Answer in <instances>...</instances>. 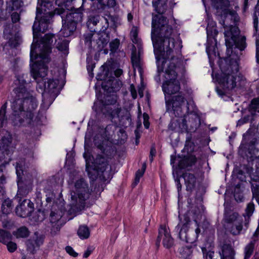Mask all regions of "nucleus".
<instances>
[{"mask_svg":"<svg viewBox=\"0 0 259 259\" xmlns=\"http://www.w3.org/2000/svg\"><path fill=\"white\" fill-rule=\"evenodd\" d=\"M53 34L48 33L44 35L39 44L40 53L39 55L34 54L33 45L30 51V60L36 61L32 65L31 74L36 81V89L40 93L42 97V103L38 111V116L43 117V114L52 104L55 98L62 89L58 80L49 79L46 84V77L47 75L48 67L47 63L50 62L49 54L51 52V45L53 41Z\"/></svg>","mask_w":259,"mask_h":259,"instance_id":"nucleus-1","label":"nucleus"},{"mask_svg":"<svg viewBox=\"0 0 259 259\" xmlns=\"http://www.w3.org/2000/svg\"><path fill=\"white\" fill-rule=\"evenodd\" d=\"M162 14L152 13L151 39L154 48L157 66V75L155 80L160 81V74L164 71L166 65L164 62L170 60L174 52L180 53L182 47V41H176L172 27L168 24L167 18Z\"/></svg>","mask_w":259,"mask_h":259,"instance_id":"nucleus-2","label":"nucleus"},{"mask_svg":"<svg viewBox=\"0 0 259 259\" xmlns=\"http://www.w3.org/2000/svg\"><path fill=\"white\" fill-rule=\"evenodd\" d=\"M238 28L232 27L225 33L227 57L224 59L226 65H220L222 72L218 81L224 90L229 91L237 87L241 77L238 75L241 52L246 47V37L239 36Z\"/></svg>","mask_w":259,"mask_h":259,"instance_id":"nucleus-3","label":"nucleus"},{"mask_svg":"<svg viewBox=\"0 0 259 259\" xmlns=\"http://www.w3.org/2000/svg\"><path fill=\"white\" fill-rule=\"evenodd\" d=\"M25 76L26 75L23 74L17 76L15 81L17 87L14 89L16 97L11 105L13 122L15 125L18 126H26L31 123L34 111L38 106L35 97L26 90Z\"/></svg>","mask_w":259,"mask_h":259,"instance_id":"nucleus-4","label":"nucleus"},{"mask_svg":"<svg viewBox=\"0 0 259 259\" xmlns=\"http://www.w3.org/2000/svg\"><path fill=\"white\" fill-rule=\"evenodd\" d=\"M166 65L164 77L167 80L162 84V91L165 94L172 95L180 90V83L177 79L178 73L183 74L185 68L183 63L179 56H172L170 60L164 62Z\"/></svg>","mask_w":259,"mask_h":259,"instance_id":"nucleus-5","label":"nucleus"},{"mask_svg":"<svg viewBox=\"0 0 259 259\" xmlns=\"http://www.w3.org/2000/svg\"><path fill=\"white\" fill-rule=\"evenodd\" d=\"M74 186V191L71 193L72 202L69 205L70 208L68 210V214L73 216L68 218V221L75 215L77 211L84 204L85 200L89 198L90 195L88 184L83 179L76 181Z\"/></svg>","mask_w":259,"mask_h":259,"instance_id":"nucleus-6","label":"nucleus"},{"mask_svg":"<svg viewBox=\"0 0 259 259\" xmlns=\"http://www.w3.org/2000/svg\"><path fill=\"white\" fill-rule=\"evenodd\" d=\"M257 143V134L254 128H249L243 134V140L240 147V151L244 153L248 162H252L255 159L259 161V149L255 147Z\"/></svg>","mask_w":259,"mask_h":259,"instance_id":"nucleus-7","label":"nucleus"},{"mask_svg":"<svg viewBox=\"0 0 259 259\" xmlns=\"http://www.w3.org/2000/svg\"><path fill=\"white\" fill-rule=\"evenodd\" d=\"M180 222L175 228V231L179 233V237L183 242L193 243L196 241L198 235L200 233L197 222L195 221L194 225L196 228L194 230H191L189 234L188 231L190 225L192 224L190 218L187 215H184L183 217L179 216Z\"/></svg>","mask_w":259,"mask_h":259,"instance_id":"nucleus-8","label":"nucleus"},{"mask_svg":"<svg viewBox=\"0 0 259 259\" xmlns=\"http://www.w3.org/2000/svg\"><path fill=\"white\" fill-rule=\"evenodd\" d=\"M165 100L166 111H172L176 116L180 117L189 113V103L183 95L174 96L170 100H167L165 96Z\"/></svg>","mask_w":259,"mask_h":259,"instance_id":"nucleus-9","label":"nucleus"},{"mask_svg":"<svg viewBox=\"0 0 259 259\" xmlns=\"http://www.w3.org/2000/svg\"><path fill=\"white\" fill-rule=\"evenodd\" d=\"M212 6L218 11H221L224 13L225 20L223 22L225 31H229L232 27H235L233 25H231L229 27H227L228 24V20H230L234 24L239 20L238 15L234 10H230L228 8L230 6V2L229 0H212ZM236 27H237L236 26ZM225 32H224L225 33Z\"/></svg>","mask_w":259,"mask_h":259,"instance_id":"nucleus-10","label":"nucleus"},{"mask_svg":"<svg viewBox=\"0 0 259 259\" xmlns=\"http://www.w3.org/2000/svg\"><path fill=\"white\" fill-rule=\"evenodd\" d=\"M65 207L57 203H54L51 209L49 215L50 222L48 227L50 228L51 233L55 235L60 230L64 224L61 219L64 214Z\"/></svg>","mask_w":259,"mask_h":259,"instance_id":"nucleus-11","label":"nucleus"},{"mask_svg":"<svg viewBox=\"0 0 259 259\" xmlns=\"http://www.w3.org/2000/svg\"><path fill=\"white\" fill-rule=\"evenodd\" d=\"M101 111L103 114L111 119L118 118L120 124L123 126H127L131 123L130 113L127 110L121 112V108L112 104L104 105Z\"/></svg>","mask_w":259,"mask_h":259,"instance_id":"nucleus-12","label":"nucleus"},{"mask_svg":"<svg viewBox=\"0 0 259 259\" xmlns=\"http://www.w3.org/2000/svg\"><path fill=\"white\" fill-rule=\"evenodd\" d=\"M83 13L80 8L75 9L71 7L70 10H66V37L73 34L76 29V24L82 20Z\"/></svg>","mask_w":259,"mask_h":259,"instance_id":"nucleus-13","label":"nucleus"},{"mask_svg":"<svg viewBox=\"0 0 259 259\" xmlns=\"http://www.w3.org/2000/svg\"><path fill=\"white\" fill-rule=\"evenodd\" d=\"M208 25L206 27L207 41L206 51L209 57L211 55H215L217 49V40L215 37L218 35V31L215 28V23L210 21L208 19Z\"/></svg>","mask_w":259,"mask_h":259,"instance_id":"nucleus-14","label":"nucleus"},{"mask_svg":"<svg viewBox=\"0 0 259 259\" xmlns=\"http://www.w3.org/2000/svg\"><path fill=\"white\" fill-rule=\"evenodd\" d=\"M55 3L56 4L58 5V7L56 8L54 12L50 11L46 12L39 21L40 30H41V26L44 24L47 25V24H49L51 18L56 14L61 16L62 21V26H63L65 24V23L64 22V17L63 16L64 12V7L65 6V0H56Z\"/></svg>","mask_w":259,"mask_h":259,"instance_id":"nucleus-15","label":"nucleus"},{"mask_svg":"<svg viewBox=\"0 0 259 259\" xmlns=\"http://www.w3.org/2000/svg\"><path fill=\"white\" fill-rule=\"evenodd\" d=\"M44 239V235L38 232H35L34 236L26 242L27 251L31 254H34L43 244Z\"/></svg>","mask_w":259,"mask_h":259,"instance_id":"nucleus-16","label":"nucleus"},{"mask_svg":"<svg viewBox=\"0 0 259 259\" xmlns=\"http://www.w3.org/2000/svg\"><path fill=\"white\" fill-rule=\"evenodd\" d=\"M34 211V204L29 199H24L15 209L16 214L21 218H26Z\"/></svg>","mask_w":259,"mask_h":259,"instance_id":"nucleus-17","label":"nucleus"},{"mask_svg":"<svg viewBox=\"0 0 259 259\" xmlns=\"http://www.w3.org/2000/svg\"><path fill=\"white\" fill-rule=\"evenodd\" d=\"M12 142V137L9 133L6 132L3 136L0 135V154L4 157L11 153Z\"/></svg>","mask_w":259,"mask_h":259,"instance_id":"nucleus-18","label":"nucleus"},{"mask_svg":"<svg viewBox=\"0 0 259 259\" xmlns=\"http://www.w3.org/2000/svg\"><path fill=\"white\" fill-rule=\"evenodd\" d=\"M162 238L163 239V245L165 247L169 248L173 245V239L167 231L166 227L163 226H161L159 229V234L156 242V245L157 247L159 246L160 240Z\"/></svg>","mask_w":259,"mask_h":259,"instance_id":"nucleus-19","label":"nucleus"},{"mask_svg":"<svg viewBox=\"0 0 259 259\" xmlns=\"http://www.w3.org/2000/svg\"><path fill=\"white\" fill-rule=\"evenodd\" d=\"M122 83L119 79L113 77L109 78L107 81L102 83L103 89L108 93H113L118 91L122 87Z\"/></svg>","mask_w":259,"mask_h":259,"instance_id":"nucleus-20","label":"nucleus"},{"mask_svg":"<svg viewBox=\"0 0 259 259\" xmlns=\"http://www.w3.org/2000/svg\"><path fill=\"white\" fill-rule=\"evenodd\" d=\"M256 10L254 14L253 27L256 32V58L259 63V0L257 1Z\"/></svg>","mask_w":259,"mask_h":259,"instance_id":"nucleus-21","label":"nucleus"},{"mask_svg":"<svg viewBox=\"0 0 259 259\" xmlns=\"http://www.w3.org/2000/svg\"><path fill=\"white\" fill-rule=\"evenodd\" d=\"M95 163L96 164L97 168L102 172L104 177L108 176V172L111 170V167L107 163L105 157L98 155L95 160Z\"/></svg>","mask_w":259,"mask_h":259,"instance_id":"nucleus-22","label":"nucleus"},{"mask_svg":"<svg viewBox=\"0 0 259 259\" xmlns=\"http://www.w3.org/2000/svg\"><path fill=\"white\" fill-rule=\"evenodd\" d=\"M219 252L221 259H234L235 255V250L232 246L227 243L220 246Z\"/></svg>","mask_w":259,"mask_h":259,"instance_id":"nucleus-23","label":"nucleus"},{"mask_svg":"<svg viewBox=\"0 0 259 259\" xmlns=\"http://www.w3.org/2000/svg\"><path fill=\"white\" fill-rule=\"evenodd\" d=\"M95 42L93 47L96 46L99 50L103 49L108 43L109 37L108 34L104 31L99 33H95L94 36Z\"/></svg>","mask_w":259,"mask_h":259,"instance_id":"nucleus-24","label":"nucleus"},{"mask_svg":"<svg viewBox=\"0 0 259 259\" xmlns=\"http://www.w3.org/2000/svg\"><path fill=\"white\" fill-rule=\"evenodd\" d=\"M132 53L131 60L134 68H137L140 70L141 69V55L143 54V49L142 46H140L138 49V53H137L136 49L135 46L133 47Z\"/></svg>","mask_w":259,"mask_h":259,"instance_id":"nucleus-25","label":"nucleus"},{"mask_svg":"<svg viewBox=\"0 0 259 259\" xmlns=\"http://www.w3.org/2000/svg\"><path fill=\"white\" fill-rule=\"evenodd\" d=\"M238 214L237 212L232 211L230 208L225 207L224 213V220L227 224V225H231L235 223L237 220H241V219L238 218Z\"/></svg>","mask_w":259,"mask_h":259,"instance_id":"nucleus-26","label":"nucleus"},{"mask_svg":"<svg viewBox=\"0 0 259 259\" xmlns=\"http://www.w3.org/2000/svg\"><path fill=\"white\" fill-rule=\"evenodd\" d=\"M104 21L105 25L102 27L103 31H105L109 26L108 20L107 18L102 17L99 15L90 16L87 24L89 27H91V25L96 26L101 21Z\"/></svg>","mask_w":259,"mask_h":259,"instance_id":"nucleus-27","label":"nucleus"},{"mask_svg":"<svg viewBox=\"0 0 259 259\" xmlns=\"http://www.w3.org/2000/svg\"><path fill=\"white\" fill-rule=\"evenodd\" d=\"M243 219L237 220L231 225H227V230L233 235H238L243 230Z\"/></svg>","mask_w":259,"mask_h":259,"instance_id":"nucleus-28","label":"nucleus"},{"mask_svg":"<svg viewBox=\"0 0 259 259\" xmlns=\"http://www.w3.org/2000/svg\"><path fill=\"white\" fill-rule=\"evenodd\" d=\"M167 0H153L152 6L154 11L158 14H164L167 8Z\"/></svg>","mask_w":259,"mask_h":259,"instance_id":"nucleus-29","label":"nucleus"},{"mask_svg":"<svg viewBox=\"0 0 259 259\" xmlns=\"http://www.w3.org/2000/svg\"><path fill=\"white\" fill-rule=\"evenodd\" d=\"M183 177L185 180L187 191H192L195 186L196 177L194 174L189 172L183 174Z\"/></svg>","mask_w":259,"mask_h":259,"instance_id":"nucleus-30","label":"nucleus"},{"mask_svg":"<svg viewBox=\"0 0 259 259\" xmlns=\"http://www.w3.org/2000/svg\"><path fill=\"white\" fill-rule=\"evenodd\" d=\"M64 31L61 30L57 35V39L55 40L56 48L60 51L65 50V36Z\"/></svg>","mask_w":259,"mask_h":259,"instance_id":"nucleus-31","label":"nucleus"},{"mask_svg":"<svg viewBox=\"0 0 259 259\" xmlns=\"http://www.w3.org/2000/svg\"><path fill=\"white\" fill-rule=\"evenodd\" d=\"M23 5V2L21 0H11L7 3V10L9 12L13 11L18 10Z\"/></svg>","mask_w":259,"mask_h":259,"instance_id":"nucleus-32","label":"nucleus"},{"mask_svg":"<svg viewBox=\"0 0 259 259\" xmlns=\"http://www.w3.org/2000/svg\"><path fill=\"white\" fill-rule=\"evenodd\" d=\"M13 234L17 238H26L29 235V231L26 227L22 226L14 231Z\"/></svg>","mask_w":259,"mask_h":259,"instance_id":"nucleus-33","label":"nucleus"},{"mask_svg":"<svg viewBox=\"0 0 259 259\" xmlns=\"http://www.w3.org/2000/svg\"><path fill=\"white\" fill-rule=\"evenodd\" d=\"M12 239V236L9 232L0 229V242L3 244H6L9 241L11 240Z\"/></svg>","mask_w":259,"mask_h":259,"instance_id":"nucleus-34","label":"nucleus"},{"mask_svg":"<svg viewBox=\"0 0 259 259\" xmlns=\"http://www.w3.org/2000/svg\"><path fill=\"white\" fill-rule=\"evenodd\" d=\"M253 181H250L251 190L252 194V198L255 199L259 205V184L253 183Z\"/></svg>","mask_w":259,"mask_h":259,"instance_id":"nucleus-35","label":"nucleus"},{"mask_svg":"<svg viewBox=\"0 0 259 259\" xmlns=\"http://www.w3.org/2000/svg\"><path fill=\"white\" fill-rule=\"evenodd\" d=\"M12 201L10 199H7L3 202L2 206V213L4 214H9L12 210Z\"/></svg>","mask_w":259,"mask_h":259,"instance_id":"nucleus-36","label":"nucleus"},{"mask_svg":"<svg viewBox=\"0 0 259 259\" xmlns=\"http://www.w3.org/2000/svg\"><path fill=\"white\" fill-rule=\"evenodd\" d=\"M196 158L194 157H191L189 158H186L183 159L179 164L180 168H184L188 166H191L196 162Z\"/></svg>","mask_w":259,"mask_h":259,"instance_id":"nucleus-37","label":"nucleus"},{"mask_svg":"<svg viewBox=\"0 0 259 259\" xmlns=\"http://www.w3.org/2000/svg\"><path fill=\"white\" fill-rule=\"evenodd\" d=\"M100 8L105 9L106 7L114 8L117 4L115 0H98Z\"/></svg>","mask_w":259,"mask_h":259,"instance_id":"nucleus-38","label":"nucleus"},{"mask_svg":"<svg viewBox=\"0 0 259 259\" xmlns=\"http://www.w3.org/2000/svg\"><path fill=\"white\" fill-rule=\"evenodd\" d=\"M7 103L6 102L0 109V127L3 126L7 123V118L6 116Z\"/></svg>","mask_w":259,"mask_h":259,"instance_id":"nucleus-39","label":"nucleus"},{"mask_svg":"<svg viewBox=\"0 0 259 259\" xmlns=\"http://www.w3.org/2000/svg\"><path fill=\"white\" fill-rule=\"evenodd\" d=\"M95 33L89 32L84 34V42L86 46L89 48L93 47V42L94 44V36Z\"/></svg>","mask_w":259,"mask_h":259,"instance_id":"nucleus-40","label":"nucleus"},{"mask_svg":"<svg viewBox=\"0 0 259 259\" xmlns=\"http://www.w3.org/2000/svg\"><path fill=\"white\" fill-rule=\"evenodd\" d=\"M77 234L80 238L87 239L90 236L89 228L86 226H80L78 230Z\"/></svg>","mask_w":259,"mask_h":259,"instance_id":"nucleus-41","label":"nucleus"},{"mask_svg":"<svg viewBox=\"0 0 259 259\" xmlns=\"http://www.w3.org/2000/svg\"><path fill=\"white\" fill-rule=\"evenodd\" d=\"M177 122L179 123L177 125L178 132H184L188 131V125L185 118L177 119Z\"/></svg>","mask_w":259,"mask_h":259,"instance_id":"nucleus-42","label":"nucleus"},{"mask_svg":"<svg viewBox=\"0 0 259 259\" xmlns=\"http://www.w3.org/2000/svg\"><path fill=\"white\" fill-rule=\"evenodd\" d=\"M48 26V24H47V25L44 24L42 26H41V30H40V26H39V22H38V23H37V22L35 21L33 24V27H32L34 37L35 36V33L37 31H40V32H44L46 30H47Z\"/></svg>","mask_w":259,"mask_h":259,"instance_id":"nucleus-43","label":"nucleus"},{"mask_svg":"<svg viewBox=\"0 0 259 259\" xmlns=\"http://www.w3.org/2000/svg\"><path fill=\"white\" fill-rule=\"evenodd\" d=\"M251 181L259 182V160L256 161L255 171L250 174Z\"/></svg>","mask_w":259,"mask_h":259,"instance_id":"nucleus-44","label":"nucleus"},{"mask_svg":"<svg viewBox=\"0 0 259 259\" xmlns=\"http://www.w3.org/2000/svg\"><path fill=\"white\" fill-rule=\"evenodd\" d=\"M192 252L191 248L188 247H182L180 249V253L182 255V257L184 259L190 257Z\"/></svg>","mask_w":259,"mask_h":259,"instance_id":"nucleus-45","label":"nucleus"},{"mask_svg":"<svg viewBox=\"0 0 259 259\" xmlns=\"http://www.w3.org/2000/svg\"><path fill=\"white\" fill-rule=\"evenodd\" d=\"M254 210V205L252 202H250L247 206V207L245 209L246 215H244L246 218V216L248 217V219H249L250 216L252 215L253 211Z\"/></svg>","mask_w":259,"mask_h":259,"instance_id":"nucleus-46","label":"nucleus"},{"mask_svg":"<svg viewBox=\"0 0 259 259\" xmlns=\"http://www.w3.org/2000/svg\"><path fill=\"white\" fill-rule=\"evenodd\" d=\"M131 39L133 43L137 44L138 48L141 46L140 40L138 38V33L136 30H132L131 33Z\"/></svg>","mask_w":259,"mask_h":259,"instance_id":"nucleus-47","label":"nucleus"},{"mask_svg":"<svg viewBox=\"0 0 259 259\" xmlns=\"http://www.w3.org/2000/svg\"><path fill=\"white\" fill-rule=\"evenodd\" d=\"M250 110L259 113V98L252 100L250 105Z\"/></svg>","mask_w":259,"mask_h":259,"instance_id":"nucleus-48","label":"nucleus"},{"mask_svg":"<svg viewBox=\"0 0 259 259\" xmlns=\"http://www.w3.org/2000/svg\"><path fill=\"white\" fill-rule=\"evenodd\" d=\"M253 246L251 244H248L245 248V256L244 259H247L251 256L253 252Z\"/></svg>","mask_w":259,"mask_h":259,"instance_id":"nucleus-49","label":"nucleus"},{"mask_svg":"<svg viewBox=\"0 0 259 259\" xmlns=\"http://www.w3.org/2000/svg\"><path fill=\"white\" fill-rule=\"evenodd\" d=\"M144 171H142L141 169H139L137 171L135 175V179L133 185L134 186H136L140 182V178L143 176L144 174Z\"/></svg>","mask_w":259,"mask_h":259,"instance_id":"nucleus-50","label":"nucleus"},{"mask_svg":"<svg viewBox=\"0 0 259 259\" xmlns=\"http://www.w3.org/2000/svg\"><path fill=\"white\" fill-rule=\"evenodd\" d=\"M119 45V40L118 39H115L110 42L109 46L112 52H115L118 48Z\"/></svg>","mask_w":259,"mask_h":259,"instance_id":"nucleus-51","label":"nucleus"},{"mask_svg":"<svg viewBox=\"0 0 259 259\" xmlns=\"http://www.w3.org/2000/svg\"><path fill=\"white\" fill-rule=\"evenodd\" d=\"M6 244L7 245L8 250L11 252H14L17 249L16 243L12 242L11 240L9 241Z\"/></svg>","mask_w":259,"mask_h":259,"instance_id":"nucleus-52","label":"nucleus"},{"mask_svg":"<svg viewBox=\"0 0 259 259\" xmlns=\"http://www.w3.org/2000/svg\"><path fill=\"white\" fill-rule=\"evenodd\" d=\"M202 251L203 252V256L206 257V259H212L213 257L214 251L211 250L207 251L205 248H202Z\"/></svg>","mask_w":259,"mask_h":259,"instance_id":"nucleus-53","label":"nucleus"},{"mask_svg":"<svg viewBox=\"0 0 259 259\" xmlns=\"http://www.w3.org/2000/svg\"><path fill=\"white\" fill-rule=\"evenodd\" d=\"M66 252H67L68 254H69L71 256L73 257H76L78 255V253L76 252L73 248L69 246H67L66 247Z\"/></svg>","mask_w":259,"mask_h":259,"instance_id":"nucleus-54","label":"nucleus"},{"mask_svg":"<svg viewBox=\"0 0 259 259\" xmlns=\"http://www.w3.org/2000/svg\"><path fill=\"white\" fill-rule=\"evenodd\" d=\"M15 168L16 174L17 175L18 179H19L20 178L21 175L23 174V172L22 167L19 163L17 162L16 164Z\"/></svg>","mask_w":259,"mask_h":259,"instance_id":"nucleus-55","label":"nucleus"},{"mask_svg":"<svg viewBox=\"0 0 259 259\" xmlns=\"http://www.w3.org/2000/svg\"><path fill=\"white\" fill-rule=\"evenodd\" d=\"M178 123V122H177V120L171 121L168 125V129L171 131H177V125Z\"/></svg>","mask_w":259,"mask_h":259,"instance_id":"nucleus-56","label":"nucleus"},{"mask_svg":"<svg viewBox=\"0 0 259 259\" xmlns=\"http://www.w3.org/2000/svg\"><path fill=\"white\" fill-rule=\"evenodd\" d=\"M249 119H250L249 116H244L243 118H242L238 121L237 125L241 126L242 124L248 122L249 120Z\"/></svg>","mask_w":259,"mask_h":259,"instance_id":"nucleus-57","label":"nucleus"},{"mask_svg":"<svg viewBox=\"0 0 259 259\" xmlns=\"http://www.w3.org/2000/svg\"><path fill=\"white\" fill-rule=\"evenodd\" d=\"M156 153V149L154 146L151 147L149 155V160L152 162L153 160V157L155 156Z\"/></svg>","mask_w":259,"mask_h":259,"instance_id":"nucleus-58","label":"nucleus"},{"mask_svg":"<svg viewBox=\"0 0 259 259\" xmlns=\"http://www.w3.org/2000/svg\"><path fill=\"white\" fill-rule=\"evenodd\" d=\"M11 19L13 23H16L20 20V15L17 12H14L11 15Z\"/></svg>","mask_w":259,"mask_h":259,"instance_id":"nucleus-59","label":"nucleus"},{"mask_svg":"<svg viewBox=\"0 0 259 259\" xmlns=\"http://www.w3.org/2000/svg\"><path fill=\"white\" fill-rule=\"evenodd\" d=\"M95 64L91 63V64H89V63L87 66L88 72H89L90 75L92 77L93 76V70H94V68H95Z\"/></svg>","mask_w":259,"mask_h":259,"instance_id":"nucleus-60","label":"nucleus"},{"mask_svg":"<svg viewBox=\"0 0 259 259\" xmlns=\"http://www.w3.org/2000/svg\"><path fill=\"white\" fill-rule=\"evenodd\" d=\"M75 0H66V10H70L71 7L74 6Z\"/></svg>","mask_w":259,"mask_h":259,"instance_id":"nucleus-61","label":"nucleus"},{"mask_svg":"<svg viewBox=\"0 0 259 259\" xmlns=\"http://www.w3.org/2000/svg\"><path fill=\"white\" fill-rule=\"evenodd\" d=\"M94 248L92 247H89L88 248L87 250L84 252L83 255V258H87L89 256L91 253L93 252Z\"/></svg>","mask_w":259,"mask_h":259,"instance_id":"nucleus-62","label":"nucleus"},{"mask_svg":"<svg viewBox=\"0 0 259 259\" xmlns=\"http://www.w3.org/2000/svg\"><path fill=\"white\" fill-rule=\"evenodd\" d=\"M131 92L133 97L134 98H136L137 97V92L136 89L134 88V86L133 84L131 85Z\"/></svg>","mask_w":259,"mask_h":259,"instance_id":"nucleus-63","label":"nucleus"},{"mask_svg":"<svg viewBox=\"0 0 259 259\" xmlns=\"http://www.w3.org/2000/svg\"><path fill=\"white\" fill-rule=\"evenodd\" d=\"M123 73L121 69L118 68L114 71V75L117 77H119Z\"/></svg>","mask_w":259,"mask_h":259,"instance_id":"nucleus-64","label":"nucleus"}]
</instances>
